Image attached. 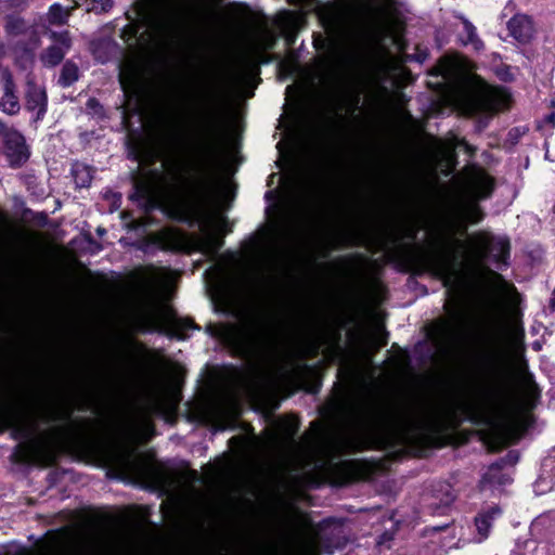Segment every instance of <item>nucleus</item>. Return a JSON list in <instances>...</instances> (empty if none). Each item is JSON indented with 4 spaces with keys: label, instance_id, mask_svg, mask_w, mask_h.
<instances>
[{
    "label": "nucleus",
    "instance_id": "1",
    "mask_svg": "<svg viewBox=\"0 0 555 555\" xmlns=\"http://www.w3.org/2000/svg\"><path fill=\"white\" fill-rule=\"evenodd\" d=\"M96 418L74 417V408L67 400H52L40 397L31 409L0 411V435L10 430L15 446L12 460L18 464H29L41 451L43 441L41 426H53L54 436L68 446L86 452H96L104 448L96 430L108 424V416L94 409Z\"/></svg>",
    "mask_w": 555,
    "mask_h": 555
},
{
    "label": "nucleus",
    "instance_id": "2",
    "mask_svg": "<svg viewBox=\"0 0 555 555\" xmlns=\"http://www.w3.org/2000/svg\"><path fill=\"white\" fill-rule=\"evenodd\" d=\"M216 190V182L209 175L186 183L177 167L170 171V179L159 169L152 168L133 176L128 198L147 215L165 210L168 199L176 201L178 205L167 209L170 219L189 224L208 223L212 218Z\"/></svg>",
    "mask_w": 555,
    "mask_h": 555
},
{
    "label": "nucleus",
    "instance_id": "3",
    "mask_svg": "<svg viewBox=\"0 0 555 555\" xmlns=\"http://www.w3.org/2000/svg\"><path fill=\"white\" fill-rule=\"evenodd\" d=\"M418 228L405 227L400 234L391 231L387 234L384 245L389 247L388 260L396 269L404 274L413 276L430 275L440 281L447 289L451 300L444 304L446 312L455 321L464 318L461 309L460 294L466 285L465 276L461 271V257L459 248L463 247V241L455 237L440 236L433 248L422 255H415V245L404 243L403 240L414 242Z\"/></svg>",
    "mask_w": 555,
    "mask_h": 555
},
{
    "label": "nucleus",
    "instance_id": "4",
    "mask_svg": "<svg viewBox=\"0 0 555 555\" xmlns=\"http://www.w3.org/2000/svg\"><path fill=\"white\" fill-rule=\"evenodd\" d=\"M477 337L479 341L487 346L486 349L477 353L478 369L495 382L488 397L492 414L470 409L467 420L476 426H494L496 420H511L518 412L519 406L511 384L504 356L500 350L492 348L493 336L486 332H479Z\"/></svg>",
    "mask_w": 555,
    "mask_h": 555
},
{
    "label": "nucleus",
    "instance_id": "5",
    "mask_svg": "<svg viewBox=\"0 0 555 555\" xmlns=\"http://www.w3.org/2000/svg\"><path fill=\"white\" fill-rule=\"evenodd\" d=\"M132 9L137 20L127 11L125 16L129 23L120 29V38L128 47H134L141 39L143 26L152 28L166 47H175L183 38L186 21L170 10V0H134Z\"/></svg>",
    "mask_w": 555,
    "mask_h": 555
},
{
    "label": "nucleus",
    "instance_id": "6",
    "mask_svg": "<svg viewBox=\"0 0 555 555\" xmlns=\"http://www.w3.org/2000/svg\"><path fill=\"white\" fill-rule=\"evenodd\" d=\"M273 328L271 323L260 314L245 313L237 324L228 332L232 349L242 358L259 354L272 341Z\"/></svg>",
    "mask_w": 555,
    "mask_h": 555
},
{
    "label": "nucleus",
    "instance_id": "7",
    "mask_svg": "<svg viewBox=\"0 0 555 555\" xmlns=\"http://www.w3.org/2000/svg\"><path fill=\"white\" fill-rule=\"evenodd\" d=\"M467 197L463 206V216L467 223L478 224L486 218V212L479 202L492 197L496 182L495 179L478 164L466 165L456 177Z\"/></svg>",
    "mask_w": 555,
    "mask_h": 555
},
{
    "label": "nucleus",
    "instance_id": "8",
    "mask_svg": "<svg viewBox=\"0 0 555 555\" xmlns=\"http://www.w3.org/2000/svg\"><path fill=\"white\" fill-rule=\"evenodd\" d=\"M353 5L343 0H331L319 3L315 14L321 26L328 35L340 34L350 17Z\"/></svg>",
    "mask_w": 555,
    "mask_h": 555
},
{
    "label": "nucleus",
    "instance_id": "9",
    "mask_svg": "<svg viewBox=\"0 0 555 555\" xmlns=\"http://www.w3.org/2000/svg\"><path fill=\"white\" fill-rule=\"evenodd\" d=\"M198 129L206 139L205 149L214 153L216 142L220 139L224 129V116L216 98L210 96L209 105L202 112L198 118Z\"/></svg>",
    "mask_w": 555,
    "mask_h": 555
},
{
    "label": "nucleus",
    "instance_id": "10",
    "mask_svg": "<svg viewBox=\"0 0 555 555\" xmlns=\"http://www.w3.org/2000/svg\"><path fill=\"white\" fill-rule=\"evenodd\" d=\"M474 240L481 259L491 256L492 260L500 267L509 264L511 242L508 237H496L493 234L480 231L474 234Z\"/></svg>",
    "mask_w": 555,
    "mask_h": 555
},
{
    "label": "nucleus",
    "instance_id": "11",
    "mask_svg": "<svg viewBox=\"0 0 555 555\" xmlns=\"http://www.w3.org/2000/svg\"><path fill=\"white\" fill-rule=\"evenodd\" d=\"M2 145V153L11 168H21L30 158V149L24 134L14 128H10L4 134Z\"/></svg>",
    "mask_w": 555,
    "mask_h": 555
},
{
    "label": "nucleus",
    "instance_id": "12",
    "mask_svg": "<svg viewBox=\"0 0 555 555\" xmlns=\"http://www.w3.org/2000/svg\"><path fill=\"white\" fill-rule=\"evenodd\" d=\"M189 331H201L193 318L178 317L176 313L168 320L167 325L150 322L145 332L165 334L171 339L183 341L190 338Z\"/></svg>",
    "mask_w": 555,
    "mask_h": 555
},
{
    "label": "nucleus",
    "instance_id": "13",
    "mask_svg": "<svg viewBox=\"0 0 555 555\" xmlns=\"http://www.w3.org/2000/svg\"><path fill=\"white\" fill-rule=\"evenodd\" d=\"M448 442L449 437L438 426L420 428L410 437V444L417 450L420 456L429 450L443 448Z\"/></svg>",
    "mask_w": 555,
    "mask_h": 555
},
{
    "label": "nucleus",
    "instance_id": "14",
    "mask_svg": "<svg viewBox=\"0 0 555 555\" xmlns=\"http://www.w3.org/2000/svg\"><path fill=\"white\" fill-rule=\"evenodd\" d=\"M322 467L333 478L335 485H347L356 481L361 474L362 464L358 460H341L323 463Z\"/></svg>",
    "mask_w": 555,
    "mask_h": 555
},
{
    "label": "nucleus",
    "instance_id": "15",
    "mask_svg": "<svg viewBox=\"0 0 555 555\" xmlns=\"http://www.w3.org/2000/svg\"><path fill=\"white\" fill-rule=\"evenodd\" d=\"M0 82L2 90L0 109L8 115H16L21 109V104L16 95V85L9 68L1 70Z\"/></svg>",
    "mask_w": 555,
    "mask_h": 555
},
{
    "label": "nucleus",
    "instance_id": "16",
    "mask_svg": "<svg viewBox=\"0 0 555 555\" xmlns=\"http://www.w3.org/2000/svg\"><path fill=\"white\" fill-rule=\"evenodd\" d=\"M52 38L56 44L49 46L40 55V60L46 67H55L61 64L72 47V40L67 31L53 33Z\"/></svg>",
    "mask_w": 555,
    "mask_h": 555
},
{
    "label": "nucleus",
    "instance_id": "17",
    "mask_svg": "<svg viewBox=\"0 0 555 555\" xmlns=\"http://www.w3.org/2000/svg\"><path fill=\"white\" fill-rule=\"evenodd\" d=\"M25 108L35 113L34 120L41 121L48 111V94L43 87L34 81H28L25 93Z\"/></svg>",
    "mask_w": 555,
    "mask_h": 555
},
{
    "label": "nucleus",
    "instance_id": "18",
    "mask_svg": "<svg viewBox=\"0 0 555 555\" xmlns=\"http://www.w3.org/2000/svg\"><path fill=\"white\" fill-rule=\"evenodd\" d=\"M509 35L519 43H529L533 38L532 18L527 14L517 13L507 22Z\"/></svg>",
    "mask_w": 555,
    "mask_h": 555
},
{
    "label": "nucleus",
    "instance_id": "19",
    "mask_svg": "<svg viewBox=\"0 0 555 555\" xmlns=\"http://www.w3.org/2000/svg\"><path fill=\"white\" fill-rule=\"evenodd\" d=\"M503 470L504 469L501 468L500 465H498L495 462L491 463L487 472L481 475V478L478 482L479 490L485 491L487 489H493L511 483L513 479Z\"/></svg>",
    "mask_w": 555,
    "mask_h": 555
},
{
    "label": "nucleus",
    "instance_id": "20",
    "mask_svg": "<svg viewBox=\"0 0 555 555\" xmlns=\"http://www.w3.org/2000/svg\"><path fill=\"white\" fill-rule=\"evenodd\" d=\"M321 362L318 364H308L306 362H298L292 369L281 367V376L284 380L288 383L302 382L308 377H311L318 373L319 366Z\"/></svg>",
    "mask_w": 555,
    "mask_h": 555
},
{
    "label": "nucleus",
    "instance_id": "21",
    "mask_svg": "<svg viewBox=\"0 0 555 555\" xmlns=\"http://www.w3.org/2000/svg\"><path fill=\"white\" fill-rule=\"evenodd\" d=\"M367 423L374 427H384L393 420V411L386 404L374 403L365 412Z\"/></svg>",
    "mask_w": 555,
    "mask_h": 555
},
{
    "label": "nucleus",
    "instance_id": "22",
    "mask_svg": "<svg viewBox=\"0 0 555 555\" xmlns=\"http://www.w3.org/2000/svg\"><path fill=\"white\" fill-rule=\"evenodd\" d=\"M94 173L95 168L90 165L78 160L72 164L70 175L73 176L76 188H90Z\"/></svg>",
    "mask_w": 555,
    "mask_h": 555
},
{
    "label": "nucleus",
    "instance_id": "23",
    "mask_svg": "<svg viewBox=\"0 0 555 555\" xmlns=\"http://www.w3.org/2000/svg\"><path fill=\"white\" fill-rule=\"evenodd\" d=\"M502 513V509L498 505L490 506L486 511H482L477 514L475 517V526L477 528L478 533L487 538L490 531V528L492 527V521L495 518V516L500 515Z\"/></svg>",
    "mask_w": 555,
    "mask_h": 555
},
{
    "label": "nucleus",
    "instance_id": "24",
    "mask_svg": "<svg viewBox=\"0 0 555 555\" xmlns=\"http://www.w3.org/2000/svg\"><path fill=\"white\" fill-rule=\"evenodd\" d=\"M29 28L27 21L18 14L11 13L4 17V31L9 37L26 35Z\"/></svg>",
    "mask_w": 555,
    "mask_h": 555
},
{
    "label": "nucleus",
    "instance_id": "25",
    "mask_svg": "<svg viewBox=\"0 0 555 555\" xmlns=\"http://www.w3.org/2000/svg\"><path fill=\"white\" fill-rule=\"evenodd\" d=\"M79 76L80 73L78 65L75 62L67 60L61 68L57 83L62 88H69L79 79Z\"/></svg>",
    "mask_w": 555,
    "mask_h": 555
},
{
    "label": "nucleus",
    "instance_id": "26",
    "mask_svg": "<svg viewBox=\"0 0 555 555\" xmlns=\"http://www.w3.org/2000/svg\"><path fill=\"white\" fill-rule=\"evenodd\" d=\"M86 114L98 121H103L109 118L104 105L94 96L87 100Z\"/></svg>",
    "mask_w": 555,
    "mask_h": 555
},
{
    "label": "nucleus",
    "instance_id": "27",
    "mask_svg": "<svg viewBox=\"0 0 555 555\" xmlns=\"http://www.w3.org/2000/svg\"><path fill=\"white\" fill-rule=\"evenodd\" d=\"M211 0H194L192 8V17L195 21L204 22L207 21L211 15Z\"/></svg>",
    "mask_w": 555,
    "mask_h": 555
},
{
    "label": "nucleus",
    "instance_id": "28",
    "mask_svg": "<svg viewBox=\"0 0 555 555\" xmlns=\"http://www.w3.org/2000/svg\"><path fill=\"white\" fill-rule=\"evenodd\" d=\"M463 28L466 34V39L463 40L464 46L473 44L476 50L483 47V42L478 37L477 29L470 21L463 20Z\"/></svg>",
    "mask_w": 555,
    "mask_h": 555
},
{
    "label": "nucleus",
    "instance_id": "29",
    "mask_svg": "<svg viewBox=\"0 0 555 555\" xmlns=\"http://www.w3.org/2000/svg\"><path fill=\"white\" fill-rule=\"evenodd\" d=\"M87 12L95 15L106 14L114 8V0H86Z\"/></svg>",
    "mask_w": 555,
    "mask_h": 555
},
{
    "label": "nucleus",
    "instance_id": "30",
    "mask_svg": "<svg viewBox=\"0 0 555 555\" xmlns=\"http://www.w3.org/2000/svg\"><path fill=\"white\" fill-rule=\"evenodd\" d=\"M70 10H66L60 3H53L49 8V21L53 25H63L66 23Z\"/></svg>",
    "mask_w": 555,
    "mask_h": 555
},
{
    "label": "nucleus",
    "instance_id": "31",
    "mask_svg": "<svg viewBox=\"0 0 555 555\" xmlns=\"http://www.w3.org/2000/svg\"><path fill=\"white\" fill-rule=\"evenodd\" d=\"M119 82L125 91L138 83V73L133 66L122 70L119 75Z\"/></svg>",
    "mask_w": 555,
    "mask_h": 555
},
{
    "label": "nucleus",
    "instance_id": "32",
    "mask_svg": "<svg viewBox=\"0 0 555 555\" xmlns=\"http://www.w3.org/2000/svg\"><path fill=\"white\" fill-rule=\"evenodd\" d=\"M541 390L537 383L533 380L532 376H529L526 379V397L527 399L534 404V402L540 398Z\"/></svg>",
    "mask_w": 555,
    "mask_h": 555
},
{
    "label": "nucleus",
    "instance_id": "33",
    "mask_svg": "<svg viewBox=\"0 0 555 555\" xmlns=\"http://www.w3.org/2000/svg\"><path fill=\"white\" fill-rule=\"evenodd\" d=\"M519 461V453L516 450L508 451L504 456L498 459L495 463L500 465L501 468H505L506 466H513L517 464Z\"/></svg>",
    "mask_w": 555,
    "mask_h": 555
},
{
    "label": "nucleus",
    "instance_id": "34",
    "mask_svg": "<svg viewBox=\"0 0 555 555\" xmlns=\"http://www.w3.org/2000/svg\"><path fill=\"white\" fill-rule=\"evenodd\" d=\"M28 216H31V221L39 227H43L48 220V216L44 212H35L30 208H25L23 217L27 218Z\"/></svg>",
    "mask_w": 555,
    "mask_h": 555
},
{
    "label": "nucleus",
    "instance_id": "35",
    "mask_svg": "<svg viewBox=\"0 0 555 555\" xmlns=\"http://www.w3.org/2000/svg\"><path fill=\"white\" fill-rule=\"evenodd\" d=\"M455 147H463L464 152L470 157H475L477 153V147L472 145L465 138H455L454 139Z\"/></svg>",
    "mask_w": 555,
    "mask_h": 555
},
{
    "label": "nucleus",
    "instance_id": "36",
    "mask_svg": "<svg viewBox=\"0 0 555 555\" xmlns=\"http://www.w3.org/2000/svg\"><path fill=\"white\" fill-rule=\"evenodd\" d=\"M223 245V240L214 235H210L205 241L206 248L214 254H218Z\"/></svg>",
    "mask_w": 555,
    "mask_h": 555
},
{
    "label": "nucleus",
    "instance_id": "37",
    "mask_svg": "<svg viewBox=\"0 0 555 555\" xmlns=\"http://www.w3.org/2000/svg\"><path fill=\"white\" fill-rule=\"evenodd\" d=\"M127 145L129 150V157L133 160H140L142 157L140 143L135 140H129Z\"/></svg>",
    "mask_w": 555,
    "mask_h": 555
},
{
    "label": "nucleus",
    "instance_id": "38",
    "mask_svg": "<svg viewBox=\"0 0 555 555\" xmlns=\"http://www.w3.org/2000/svg\"><path fill=\"white\" fill-rule=\"evenodd\" d=\"M455 145L453 144L452 149L450 150L448 154V163H449V170L444 172V176H449L451 172H453L457 166V154L455 151Z\"/></svg>",
    "mask_w": 555,
    "mask_h": 555
},
{
    "label": "nucleus",
    "instance_id": "39",
    "mask_svg": "<svg viewBox=\"0 0 555 555\" xmlns=\"http://www.w3.org/2000/svg\"><path fill=\"white\" fill-rule=\"evenodd\" d=\"M168 143L175 147L182 146L185 143V137L181 131H175L168 137Z\"/></svg>",
    "mask_w": 555,
    "mask_h": 555
},
{
    "label": "nucleus",
    "instance_id": "40",
    "mask_svg": "<svg viewBox=\"0 0 555 555\" xmlns=\"http://www.w3.org/2000/svg\"><path fill=\"white\" fill-rule=\"evenodd\" d=\"M340 241L347 246L360 245V235L354 233H348L340 236Z\"/></svg>",
    "mask_w": 555,
    "mask_h": 555
},
{
    "label": "nucleus",
    "instance_id": "41",
    "mask_svg": "<svg viewBox=\"0 0 555 555\" xmlns=\"http://www.w3.org/2000/svg\"><path fill=\"white\" fill-rule=\"evenodd\" d=\"M362 255L359 254V253H356V254H351V255H348V256H341V257H338L335 262L339 266H347V264H350V262L354 261V260H359V259H362Z\"/></svg>",
    "mask_w": 555,
    "mask_h": 555
},
{
    "label": "nucleus",
    "instance_id": "42",
    "mask_svg": "<svg viewBox=\"0 0 555 555\" xmlns=\"http://www.w3.org/2000/svg\"><path fill=\"white\" fill-rule=\"evenodd\" d=\"M306 352L311 357H318L320 352V344L315 340L309 341L306 346Z\"/></svg>",
    "mask_w": 555,
    "mask_h": 555
},
{
    "label": "nucleus",
    "instance_id": "43",
    "mask_svg": "<svg viewBox=\"0 0 555 555\" xmlns=\"http://www.w3.org/2000/svg\"><path fill=\"white\" fill-rule=\"evenodd\" d=\"M543 124L547 125L551 129H554L555 128V111L548 113L544 118H543Z\"/></svg>",
    "mask_w": 555,
    "mask_h": 555
},
{
    "label": "nucleus",
    "instance_id": "44",
    "mask_svg": "<svg viewBox=\"0 0 555 555\" xmlns=\"http://www.w3.org/2000/svg\"><path fill=\"white\" fill-rule=\"evenodd\" d=\"M448 330H449V323L447 321H440L435 328L437 335L446 334V332Z\"/></svg>",
    "mask_w": 555,
    "mask_h": 555
},
{
    "label": "nucleus",
    "instance_id": "45",
    "mask_svg": "<svg viewBox=\"0 0 555 555\" xmlns=\"http://www.w3.org/2000/svg\"><path fill=\"white\" fill-rule=\"evenodd\" d=\"M428 56L427 51H418L416 54H414L412 57L418 63H423L426 57Z\"/></svg>",
    "mask_w": 555,
    "mask_h": 555
},
{
    "label": "nucleus",
    "instance_id": "46",
    "mask_svg": "<svg viewBox=\"0 0 555 555\" xmlns=\"http://www.w3.org/2000/svg\"><path fill=\"white\" fill-rule=\"evenodd\" d=\"M297 430H298V426H297V425H292V424H289V425L287 426V428H286L287 436H288L289 438H293V437L296 435Z\"/></svg>",
    "mask_w": 555,
    "mask_h": 555
},
{
    "label": "nucleus",
    "instance_id": "47",
    "mask_svg": "<svg viewBox=\"0 0 555 555\" xmlns=\"http://www.w3.org/2000/svg\"><path fill=\"white\" fill-rule=\"evenodd\" d=\"M548 309L552 313H555V289L552 292L550 301H548Z\"/></svg>",
    "mask_w": 555,
    "mask_h": 555
},
{
    "label": "nucleus",
    "instance_id": "48",
    "mask_svg": "<svg viewBox=\"0 0 555 555\" xmlns=\"http://www.w3.org/2000/svg\"><path fill=\"white\" fill-rule=\"evenodd\" d=\"M321 388V382L318 380L313 386H311L309 389H306L310 393H317Z\"/></svg>",
    "mask_w": 555,
    "mask_h": 555
},
{
    "label": "nucleus",
    "instance_id": "49",
    "mask_svg": "<svg viewBox=\"0 0 555 555\" xmlns=\"http://www.w3.org/2000/svg\"><path fill=\"white\" fill-rule=\"evenodd\" d=\"M9 130L10 129L7 127V125L0 119V137H2V139Z\"/></svg>",
    "mask_w": 555,
    "mask_h": 555
},
{
    "label": "nucleus",
    "instance_id": "50",
    "mask_svg": "<svg viewBox=\"0 0 555 555\" xmlns=\"http://www.w3.org/2000/svg\"><path fill=\"white\" fill-rule=\"evenodd\" d=\"M90 409V404L89 403H82L78 406V411H81V412H86Z\"/></svg>",
    "mask_w": 555,
    "mask_h": 555
},
{
    "label": "nucleus",
    "instance_id": "51",
    "mask_svg": "<svg viewBox=\"0 0 555 555\" xmlns=\"http://www.w3.org/2000/svg\"><path fill=\"white\" fill-rule=\"evenodd\" d=\"M70 1L74 3V5L70 8V10H75L80 7L81 0H70Z\"/></svg>",
    "mask_w": 555,
    "mask_h": 555
},
{
    "label": "nucleus",
    "instance_id": "52",
    "mask_svg": "<svg viewBox=\"0 0 555 555\" xmlns=\"http://www.w3.org/2000/svg\"><path fill=\"white\" fill-rule=\"evenodd\" d=\"M401 353H402L404 362H409L410 361L409 353L405 350H401Z\"/></svg>",
    "mask_w": 555,
    "mask_h": 555
},
{
    "label": "nucleus",
    "instance_id": "53",
    "mask_svg": "<svg viewBox=\"0 0 555 555\" xmlns=\"http://www.w3.org/2000/svg\"><path fill=\"white\" fill-rule=\"evenodd\" d=\"M122 125L125 127H127L129 125V120H128V117L126 116V113H124V116H122Z\"/></svg>",
    "mask_w": 555,
    "mask_h": 555
},
{
    "label": "nucleus",
    "instance_id": "54",
    "mask_svg": "<svg viewBox=\"0 0 555 555\" xmlns=\"http://www.w3.org/2000/svg\"><path fill=\"white\" fill-rule=\"evenodd\" d=\"M543 520H544V519H543L542 517H539V518L534 521L533 527H534V528H537L540 524H542V521H543Z\"/></svg>",
    "mask_w": 555,
    "mask_h": 555
},
{
    "label": "nucleus",
    "instance_id": "55",
    "mask_svg": "<svg viewBox=\"0 0 555 555\" xmlns=\"http://www.w3.org/2000/svg\"><path fill=\"white\" fill-rule=\"evenodd\" d=\"M271 195H272V192H271V191L267 192V193H266V198H269Z\"/></svg>",
    "mask_w": 555,
    "mask_h": 555
},
{
    "label": "nucleus",
    "instance_id": "56",
    "mask_svg": "<svg viewBox=\"0 0 555 555\" xmlns=\"http://www.w3.org/2000/svg\"><path fill=\"white\" fill-rule=\"evenodd\" d=\"M221 219L223 223H227V217L222 216Z\"/></svg>",
    "mask_w": 555,
    "mask_h": 555
},
{
    "label": "nucleus",
    "instance_id": "57",
    "mask_svg": "<svg viewBox=\"0 0 555 555\" xmlns=\"http://www.w3.org/2000/svg\"><path fill=\"white\" fill-rule=\"evenodd\" d=\"M359 101H360V99L357 96L356 98V106L359 104Z\"/></svg>",
    "mask_w": 555,
    "mask_h": 555
},
{
    "label": "nucleus",
    "instance_id": "58",
    "mask_svg": "<svg viewBox=\"0 0 555 555\" xmlns=\"http://www.w3.org/2000/svg\"><path fill=\"white\" fill-rule=\"evenodd\" d=\"M508 429H514V425H507Z\"/></svg>",
    "mask_w": 555,
    "mask_h": 555
},
{
    "label": "nucleus",
    "instance_id": "59",
    "mask_svg": "<svg viewBox=\"0 0 555 555\" xmlns=\"http://www.w3.org/2000/svg\"><path fill=\"white\" fill-rule=\"evenodd\" d=\"M229 232H231V229H227V230H225V232H224V234H227V233H229Z\"/></svg>",
    "mask_w": 555,
    "mask_h": 555
},
{
    "label": "nucleus",
    "instance_id": "60",
    "mask_svg": "<svg viewBox=\"0 0 555 555\" xmlns=\"http://www.w3.org/2000/svg\"><path fill=\"white\" fill-rule=\"evenodd\" d=\"M493 274L496 276V278H501V275L499 273H494Z\"/></svg>",
    "mask_w": 555,
    "mask_h": 555
},
{
    "label": "nucleus",
    "instance_id": "61",
    "mask_svg": "<svg viewBox=\"0 0 555 555\" xmlns=\"http://www.w3.org/2000/svg\"><path fill=\"white\" fill-rule=\"evenodd\" d=\"M397 347H398L397 343H393L392 348H397Z\"/></svg>",
    "mask_w": 555,
    "mask_h": 555
}]
</instances>
